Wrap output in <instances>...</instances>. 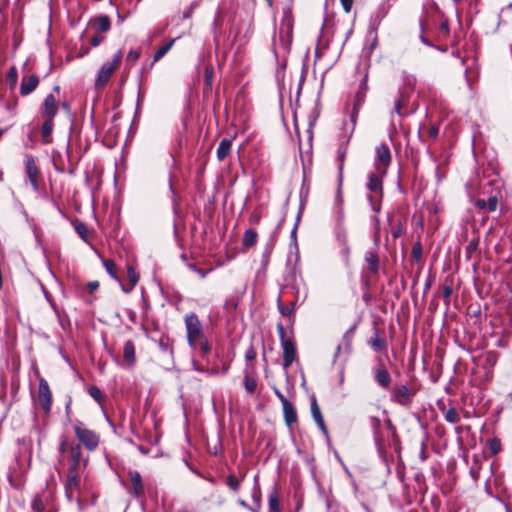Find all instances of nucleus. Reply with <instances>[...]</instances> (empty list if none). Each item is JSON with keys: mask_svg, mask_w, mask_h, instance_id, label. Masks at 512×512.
I'll return each mask as SVG.
<instances>
[{"mask_svg": "<svg viewBox=\"0 0 512 512\" xmlns=\"http://www.w3.org/2000/svg\"><path fill=\"white\" fill-rule=\"evenodd\" d=\"M273 391H274L275 395L277 396V398L280 400L282 405L286 402H289V400L284 396V394L277 387H274Z\"/></svg>", "mask_w": 512, "mask_h": 512, "instance_id": "62", "label": "nucleus"}, {"mask_svg": "<svg viewBox=\"0 0 512 512\" xmlns=\"http://www.w3.org/2000/svg\"><path fill=\"white\" fill-rule=\"evenodd\" d=\"M499 359V354L496 351H487L484 355V368L485 369H493L497 364Z\"/></svg>", "mask_w": 512, "mask_h": 512, "instance_id": "32", "label": "nucleus"}, {"mask_svg": "<svg viewBox=\"0 0 512 512\" xmlns=\"http://www.w3.org/2000/svg\"><path fill=\"white\" fill-rule=\"evenodd\" d=\"M269 510L270 512H280V502L276 492L269 495Z\"/></svg>", "mask_w": 512, "mask_h": 512, "instance_id": "44", "label": "nucleus"}, {"mask_svg": "<svg viewBox=\"0 0 512 512\" xmlns=\"http://www.w3.org/2000/svg\"><path fill=\"white\" fill-rule=\"evenodd\" d=\"M377 366L373 369L374 381L384 390L390 389L392 377L382 359H378Z\"/></svg>", "mask_w": 512, "mask_h": 512, "instance_id": "7", "label": "nucleus"}, {"mask_svg": "<svg viewBox=\"0 0 512 512\" xmlns=\"http://www.w3.org/2000/svg\"><path fill=\"white\" fill-rule=\"evenodd\" d=\"M337 234H338V239L341 241L342 243V247H341V253L344 255L345 259L348 260V257H349V253H350V249H349V246L347 244V237H346V233L343 229V226L339 229L337 228Z\"/></svg>", "mask_w": 512, "mask_h": 512, "instance_id": "34", "label": "nucleus"}, {"mask_svg": "<svg viewBox=\"0 0 512 512\" xmlns=\"http://www.w3.org/2000/svg\"><path fill=\"white\" fill-rule=\"evenodd\" d=\"M438 33L440 36L447 37L450 33L449 22L444 16L438 22Z\"/></svg>", "mask_w": 512, "mask_h": 512, "instance_id": "42", "label": "nucleus"}, {"mask_svg": "<svg viewBox=\"0 0 512 512\" xmlns=\"http://www.w3.org/2000/svg\"><path fill=\"white\" fill-rule=\"evenodd\" d=\"M226 484L228 485V487L233 490L234 492H237L240 488V482L239 480L236 478L235 475L233 474H229L227 476V480H226Z\"/></svg>", "mask_w": 512, "mask_h": 512, "instance_id": "48", "label": "nucleus"}, {"mask_svg": "<svg viewBox=\"0 0 512 512\" xmlns=\"http://www.w3.org/2000/svg\"><path fill=\"white\" fill-rule=\"evenodd\" d=\"M348 135H345L344 139L341 140L338 149H337V161H338V176L340 181H343V168H344V160L347 154V148L350 141Z\"/></svg>", "mask_w": 512, "mask_h": 512, "instance_id": "18", "label": "nucleus"}, {"mask_svg": "<svg viewBox=\"0 0 512 512\" xmlns=\"http://www.w3.org/2000/svg\"><path fill=\"white\" fill-rule=\"evenodd\" d=\"M158 346L160 348V350L162 352H165V353H170L172 354L173 353V348H172V345L170 343V339L166 336H162L158 342Z\"/></svg>", "mask_w": 512, "mask_h": 512, "instance_id": "45", "label": "nucleus"}, {"mask_svg": "<svg viewBox=\"0 0 512 512\" xmlns=\"http://www.w3.org/2000/svg\"><path fill=\"white\" fill-rule=\"evenodd\" d=\"M128 477L131 482V488L128 489V493L137 499L142 498L145 490L141 474L136 470H129Z\"/></svg>", "mask_w": 512, "mask_h": 512, "instance_id": "10", "label": "nucleus"}, {"mask_svg": "<svg viewBox=\"0 0 512 512\" xmlns=\"http://www.w3.org/2000/svg\"><path fill=\"white\" fill-rule=\"evenodd\" d=\"M103 265L105 267L106 272L115 280L120 282V279L117 275V266L112 259H105L103 261Z\"/></svg>", "mask_w": 512, "mask_h": 512, "instance_id": "37", "label": "nucleus"}, {"mask_svg": "<svg viewBox=\"0 0 512 512\" xmlns=\"http://www.w3.org/2000/svg\"><path fill=\"white\" fill-rule=\"evenodd\" d=\"M365 261L368 264L369 270L376 273L379 269L378 256L373 252H366Z\"/></svg>", "mask_w": 512, "mask_h": 512, "instance_id": "35", "label": "nucleus"}, {"mask_svg": "<svg viewBox=\"0 0 512 512\" xmlns=\"http://www.w3.org/2000/svg\"><path fill=\"white\" fill-rule=\"evenodd\" d=\"M140 57V51L130 50L127 54V62L134 64Z\"/></svg>", "mask_w": 512, "mask_h": 512, "instance_id": "54", "label": "nucleus"}, {"mask_svg": "<svg viewBox=\"0 0 512 512\" xmlns=\"http://www.w3.org/2000/svg\"><path fill=\"white\" fill-rule=\"evenodd\" d=\"M87 459L81 458V447L76 444L70 447V459L67 472L80 473L82 467H85Z\"/></svg>", "mask_w": 512, "mask_h": 512, "instance_id": "11", "label": "nucleus"}, {"mask_svg": "<svg viewBox=\"0 0 512 512\" xmlns=\"http://www.w3.org/2000/svg\"><path fill=\"white\" fill-rule=\"evenodd\" d=\"M58 112V105L53 94H48L41 106L40 113L43 118H54Z\"/></svg>", "mask_w": 512, "mask_h": 512, "instance_id": "16", "label": "nucleus"}, {"mask_svg": "<svg viewBox=\"0 0 512 512\" xmlns=\"http://www.w3.org/2000/svg\"><path fill=\"white\" fill-rule=\"evenodd\" d=\"M374 168L382 175L387 174L388 166L391 163V152L387 144L381 143L375 149Z\"/></svg>", "mask_w": 512, "mask_h": 512, "instance_id": "5", "label": "nucleus"}, {"mask_svg": "<svg viewBox=\"0 0 512 512\" xmlns=\"http://www.w3.org/2000/svg\"><path fill=\"white\" fill-rule=\"evenodd\" d=\"M103 41V37L102 36H99V35H94L91 39H90V44L93 46V47H97L98 45L101 44V42Z\"/></svg>", "mask_w": 512, "mask_h": 512, "instance_id": "63", "label": "nucleus"}, {"mask_svg": "<svg viewBox=\"0 0 512 512\" xmlns=\"http://www.w3.org/2000/svg\"><path fill=\"white\" fill-rule=\"evenodd\" d=\"M99 288V282L98 281H90L86 284V290L89 293H94Z\"/></svg>", "mask_w": 512, "mask_h": 512, "instance_id": "59", "label": "nucleus"}, {"mask_svg": "<svg viewBox=\"0 0 512 512\" xmlns=\"http://www.w3.org/2000/svg\"><path fill=\"white\" fill-rule=\"evenodd\" d=\"M123 361L128 367H131L136 362L135 346L131 340H127L123 347Z\"/></svg>", "mask_w": 512, "mask_h": 512, "instance_id": "22", "label": "nucleus"}, {"mask_svg": "<svg viewBox=\"0 0 512 512\" xmlns=\"http://www.w3.org/2000/svg\"><path fill=\"white\" fill-rule=\"evenodd\" d=\"M368 72L364 74L363 78L360 81L359 89L356 93L355 102L357 104H361L364 101L366 92L368 91Z\"/></svg>", "mask_w": 512, "mask_h": 512, "instance_id": "28", "label": "nucleus"}, {"mask_svg": "<svg viewBox=\"0 0 512 512\" xmlns=\"http://www.w3.org/2000/svg\"><path fill=\"white\" fill-rule=\"evenodd\" d=\"M386 175H382L379 171H374L369 174L368 182L366 184L367 189L373 193L367 196V200L370 203V206L373 211H380V199L383 196V178Z\"/></svg>", "mask_w": 512, "mask_h": 512, "instance_id": "1", "label": "nucleus"}, {"mask_svg": "<svg viewBox=\"0 0 512 512\" xmlns=\"http://www.w3.org/2000/svg\"><path fill=\"white\" fill-rule=\"evenodd\" d=\"M360 105L361 104H357V102H355L353 111L350 115V124H348V123L343 124V131H344L345 135H348L349 137L352 136V134L355 130L356 121H357V117H358V107Z\"/></svg>", "mask_w": 512, "mask_h": 512, "instance_id": "26", "label": "nucleus"}, {"mask_svg": "<svg viewBox=\"0 0 512 512\" xmlns=\"http://www.w3.org/2000/svg\"><path fill=\"white\" fill-rule=\"evenodd\" d=\"M18 74L15 67H11L6 74V81L10 89H14L17 84Z\"/></svg>", "mask_w": 512, "mask_h": 512, "instance_id": "41", "label": "nucleus"}, {"mask_svg": "<svg viewBox=\"0 0 512 512\" xmlns=\"http://www.w3.org/2000/svg\"><path fill=\"white\" fill-rule=\"evenodd\" d=\"M444 418L447 422L456 424L460 421V416L455 407H450L444 411Z\"/></svg>", "mask_w": 512, "mask_h": 512, "instance_id": "38", "label": "nucleus"}, {"mask_svg": "<svg viewBox=\"0 0 512 512\" xmlns=\"http://www.w3.org/2000/svg\"><path fill=\"white\" fill-rule=\"evenodd\" d=\"M258 234L254 229H247L243 235V246L251 247L257 242Z\"/></svg>", "mask_w": 512, "mask_h": 512, "instance_id": "33", "label": "nucleus"}, {"mask_svg": "<svg viewBox=\"0 0 512 512\" xmlns=\"http://www.w3.org/2000/svg\"><path fill=\"white\" fill-rule=\"evenodd\" d=\"M31 508L35 512H42L44 510V503L40 497H34L31 503Z\"/></svg>", "mask_w": 512, "mask_h": 512, "instance_id": "51", "label": "nucleus"}, {"mask_svg": "<svg viewBox=\"0 0 512 512\" xmlns=\"http://www.w3.org/2000/svg\"><path fill=\"white\" fill-rule=\"evenodd\" d=\"M79 488V473L67 472V480L65 483V493L67 498L71 501L74 491Z\"/></svg>", "mask_w": 512, "mask_h": 512, "instance_id": "20", "label": "nucleus"}, {"mask_svg": "<svg viewBox=\"0 0 512 512\" xmlns=\"http://www.w3.org/2000/svg\"><path fill=\"white\" fill-rule=\"evenodd\" d=\"M88 394L99 404L103 400L102 391L97 386H94V385L90 386L88 388Z\"/></svg>", "mask_w": 512, "mask_h": 512, "instance_id": "47", "label": "nucleus"}, {"mask_svg": "<svg viewBox=\"0 0 512 512\" xmlns=\"http://www.w3.org/2000/svg\"><path fill=\"white\" fill-rule=\"evenodd\" d=\"M122 59V52L118 51L111 61L105 62L102 64L98 71L97 79H96V85L97 86H103L105 85L115 69L119 66Z\"/></svg>", "mask_w": 512, "mask_h": 512, "instance_id": "4", "label": "nucleus"}, {"mask_svg": "<svg viewBox=\"0 0 512 512\" xmlns=\"http://www.w3.org/2000/svg\"><path fill=\"white\" fill-rule=\"evenodd\" d=\"M422 245L419 241L414 243L411 251V262H419L422 259Z\"/></svg>", "mask_w": 512, "mask_h": 512, "instance_id": "39", "label": "nucleus"}, {"mask_svg": "<svg viewBox=\"0 0 512 512\" xmlns=\"http://www.w3.org/2000/svg\"><path fill=\"white\" fill-rule=\"evenodd\" d=\"M38 397L41 408L46 412L50 411L52 394L48 382L43 378L39 380Z\"/></svg>", "mask_w": 512, "mask_h": 512, "instance_id": "13", "label": "nucleus"}, {"mask_svg": "<svg viewBox=\"0 0 512 512\" xmlns=\"http://www.w3.org/2000/svg\"><path fill=\"white\" fill-rule=\"evenodd\" d=\"M281 347L283 350V367L284 369H287L296 360V346L294 341L291 339L289 341H282Z\"/></svg>", "mask_w": 512, "mask_h": 512, "instance_id": "15", "label": "nucleus"}, {"mask_svg": "<svg viewBox=\"0 0 512 512\" xmlns=\"http://www.w3.org/2000/svg\"><path fill=\"white\" fill-rule=\"evenodd\" d=\"M176 39L177 38L170 39L168 42L157 49V51L154 53L152 64L162 59L170 51Z\"/></svg>", "mask_w": 512, "mask_h": 512, "instance_id": "30", "label": "nucleus"}, {"mask_svg": "<svg viewBox=\"0 0 512 512\" xmlns=\"http://www.w3.org/2000/svg\"><path fill=\"white\" fill-rule=\"evenodd\" d=\"M39 84V78L37 75H25L22 78L20 85V93L22 96H27L31 94Z\"/></svg>", "mask_w": 512, "mask_h": 512, "instance_id": "19", "label": "nucleus"}, {"mask_svg": "<svg viewBox=\"0 0 512 512\" xmlns=\"http://www.w3.org/2000/svg\"><path fill=\"white\" fill-rule=\"evenodd\" d=\"M369 345L375 352L385 351L387 349V340L380 337L378 331L374 332V335L368 341Z\"/></svg>", "mask_w": 512, "mask_h": 512, "instance_id": "24", "label": "nucleus"}, {"mask_svg": "<svg viewBox=\"0 0 512 512\" xmlns=\"http://www.w3.org/2000/svg\"><path fill=\"white\" fill-rule=\"evenodd\" d=\"M127 277H128L129 282H130V287L126 288L124 285H121L122 290L125 293L131 292L132 289L136 286V284L139 281V276H138L137 272L135 271V269L132 266H128V268H127Z\"/></svg>", "mask_w": 512, "mask_h": 512, "instance_id": "31", "label": "nucleus"}, {"mask_svg": "<svg viewBox=\"0 0 512 512\" xmlns=\"http://www.w3.org/2000/svg\"><path fill=\"white\" fill-rule=\"evenodd\" d=\"M185 328L188 344L195 348L196 342L204 338L203 326L197 314L191 312L185 316Z\"/></svg>", "mask_w": 512, "mask_h": 512, "instance_id": "3", "label": "nucleus"}, {"mask_svg": "<svg viewBox=\"0 0 512 512\" xmlns=\"http://www.w3.org/2000/svg\"><path fill=\"white\" fill-rule=\"evenodd\" d=\"M310 410H311V415H312L315 423L317 424L319 429L322 431V433L328 437V429L325 425V421H324L323 415L321 413V409L318 405V402H317L315 396H312L310 399Z\"/></svg>", "mask_w": 512, "mask_h": 512, "instance_id": "17", "label": "nucleus"}, {"mask_svg": "<svg viewBox=\"0 0 512 512\" xmlns=\"http://www.w3.org/2000/svg\"><path fill=\"white\" fill-rule=\"evenodd\" d=\"M294 306H295L294 302L290 303V305H284L281 302L280 297L278 298V310L281 313V315H283V316L292 315L294 312Z\"/></svg>", "mask_w": 512, "mask_h": 512, "instance_id": "43", "label": "nucleus"}, {"mask_svg": "<svg viewBox=\"0 0 512 512\" xmlns=\"http://www.w3.org/2000/svg\"><path fill=\"white\" fill-rule=\"evenodd\" d=\"M342 182L338 177V185L337 191L334 198V204L332 208L333 218L337 228H341L343 226L344 221V211H343V195H342Z\"/></svg>", "mask_w": 512, "mask_h": 512, "instance_id": "8", "label": "nucleus"}, {"mask_svg": "<svg viewBox=\"0 0 512 512\" xmlns=\"http://www.w3.org/2000/svg\"><path fill=\"white\" fill-rule=\"evenodd\" d=\"M198 341H199V347H200L201 353L203 355H206L207 353H209L210 345H209V342L207 341V339L204 337Z\"/></svg>", "mask_w": 512, "mask_h": 512, "instance_id": "53", "label": "nucleus"}, {"mask_svg": "<svg viewBox=\"0 0 512 512\" xmlns=\"http://www.w3.org/2000/svg\"><path fill=\"white\" fill-rule=\"evenodd\" d=\"M244 386H245L246 391L248 393L252 394L256 390L257 381L253 377H250L249 375H245Z\"/></svg>", "mask_w": 512, "mask_h": 512, "instance_id": "46", "label": "nucleus"}, {"mask_svg": "<svg viewBox=\"0 0 512 512\" xmlns=\"http://www.w3.org/2000/svg\"><path fill=\"white\" fill-rule=\"evenodd\" d=\"M25 172L28 181L32 185V188L35 192H38L39 190V184H38V175L39 170L36 165V162L33 158V156H27L25 160Z\"/></svg>", "mask_w": 512, "mask_h": 512, "instance_id": "14", "label": "nucleus"}, {"mask_svg": "<svg viewBox=\"0 0 512 512\" xmlns=\"http://www.w3.org/2000/svg\"><path fill=\"white\" fill-rule=\"evenodd\" d=\"M438 133H439V128L437 126H431L428 129V135L431 138H436L438 136Z\"/></svg>", "mask_w": 512, "mask_h": 512, "instance_id": "64", "label": "nucleus"}, {"mask_svg": "<svg viewBox=\"0 0 512 512\" xmlns=\"http://www.w3.org/2000/svg\"><path fill=\"white\" fill-rule=\"evenodd\" d=\"M256 351L254 347L251 345L245 352V359L247 361H253L256 358Z\"/></svg>", "mask_w": 512, "mask_h": 512, "instance_id": "58", "label": "nucleus"}, {"mask_svg": "<svg viewBox=\"0 0 512 512\" xmlns=\"http://www.w3.org/2000/svg\"><path fill=\"white\" fill-rule=\"evenodd\" d=\"M74 431L77 438L86 447V449L93 451L97 448L99 444V437L94 431L87 429L82 424L75 425Z\"/></svg>", "mask_w": 512, "mask_h": 512, "instance_id": "6", "label": "nucleus"}, {"mask_svg": "<svg viewBox=\"0 0 512 512\" xmlns=\"http://www.w3.org/2000/svg\"><path fill=\"white\" fill-rule=\"evenodd\" d=\"M111 27V20L108 16H99L94 21V28L97 32H107Z\"/></svg>", "mask_w": 512, "mask_h": 512, "instance_id": "29", "label": "nucleus"}, {"mask_svg": "<svg viewBox=\"0 0 512 512\" xmlns=\"http://www.w3.org/2000/svg\"><path fill=\"white\" fill-rule=\"evenodd\" d=\"M343 10L349 13L352 9L354 0H340Z\"/></svg>", "mask_w": 512, "mask_h": 512, "instance_id": "60", "label": "nucleus"}, {"mask_svg": "<svg viewBox=\"0 0 512 512\" xmlns=\"http://www.w3.org/2000/svg\"><path fill=\"white\" fill-rule=\"evenodd\" d=\"M74 228H75V231L77 232V234L80 236V238L82 240H84L85 242H87L88 241V229H87V226L85 225V223H83L81 221H77L74 224Z\"/></svg>", "mask_w": 512, "mask_h": 512, "instance_id": "40", "label": "nucleus"}, {"mask_svg": "<svg viewBox=\"0 0 512 512\" xmlns=\"http://www.w3.org/2000/svg\"><path fill=\"white\" fill-rule=\"evenodd\" d=\"M283 416L288 427H292L297 422V412L294 405L289 401L282 405Z\"/></svg>", "mask_w": 512, "mask_h": 512, "instance_id": "21", "label": "nucleus"}, {"mask_svg": "<svg viewBox=\"0 0 512 512\" xmlns=\"http://www.w3.org/2000/svg\"><path fill=\"white\" fill-rule=\"evenodd\" d=\"M478 246H479L478 238H473L472 240H470V242L466 246V254H467L468 258H470L472 256V254L477 251Z\"/></svg>", "mask_w": 512, "mask_h": 512, "instance_id": "49", "label": "nucleus"}, {"mask_svg": "<svg viewBox=\"0 0 512 512\" xmlns=\"http://www.w3.org/2000/svg\"><path fill=\"white\" fill-rule=\"evenodd\" d=\"M213 77V68L211 66L205 67V82L207 85H211Z\"/></svg>", "mask_w": 512, "mask_h": 512, "instance_id": "56", "label": "nucleus"}, {"mask_svg": "<svg viewBox=\"0 0 512 512\" xmlns=\"http://www.w3.org/2000/svg\"><path fill=\"white\" fill-rule=\"evenodd\" d=\"M54 128V118H44V122L41 126V139L44 144H50L52 142L51 134Z\"/></svg>", "mask_w": 512, "mask_h": 512, "instance_id": "23", "label": "nucleus"}, {"mask_svg": "<svg viewBox=\"0 0 512 512\" xmlns=\"http://www.w3.org/2000/svg\"><path fill=\"white\" fill-rule=\"evenodd\" d=\"M403 232H404L403 225L399 222L398 224H396L392 227L391 234L394 239H397L403 234Z\"/></svg>", "mask_w": 512, "mask_h": 512, "instance_id": "52", "label": "nucleus"}, {"mask_svg": "<svg viewBox=\"0 0 512 512\" xmlns=\"http://www.w3.org/2000/svg\"><path fill=\"white\" fill-rule=\"evenodd\" d=\"M231 146L232 141L230 139L224 138L221 140L217 148V158L220 161L224 160L228 156L231 150Z\"/></svg>", "mask_w": 512, "mask_h": 512, "instance_id": "27", "label": "nucleus"}, {"mask_svg": "<svg viewBox=\"0 0 512 512\" xmlns=\"http://www.w3.org/2000/svg\"><path fill=\"white\" fill-rule=\"evenodd\" d=\"M357 324L352 325L342 336V343L338 344L333 356V363L336 362L337 358L339 357L342 349H344V352L346 356L348 357L352 352V342L355 336Z\"/></svg>", "mask_w": 512, "mask_h": 512, "instance_id": "9", "label": "nucleus"}, {"mask_svg": "<svg viewBox=\"0 0 512 512\" xmlns=\"http://www.w3.org/2000/svg\"><path fill=\"white\" fill-rule=\"evenodd\" d=\"M486 204H487V210L490 212H493L497 208L498 200L495 196H492L488 200H486Z\"/></svg>", "mask_w": 512, "mask_h": 512, "instance_id": "55", "label": "nucleus"}, {"mask_svg": "<svg viewBox=\"0 0 512 512\" xmlns=\"http://www.w3.org/2000/svg\"><path fill=\"white\" fill-rule=\"evenodd\" d=\"M198 6V2L194 1L192 2L191 4H189L184 10H183V13H182V19L183 20H186V19H190L194 13V10L197 8Z\"/></svg>", "mask_w": 512, "mask_h": 512, "instance_id": "50", "label": "nucleus"}, {"mask_svg": "<svg viewBox=\"0 0 512 512\" xmlns=\"http://www.w3.org/2000/svg\"><path fill=\"white\" fill-rule=\"evenodd\" d=\"M277 331H278V334H279V338H280V343H282V341H289L290 339L286 338V332H285V328L283 326L282 323H278L277 324Z\"/></svg>", "mask_w": 512, "mask_h": 512, "instance_id": "57", "label": "nucleus"}, {"mask_svg": "<svg viewBox=\"0 0 512 512\" xmlns=\"http://www.w3.org/2000/svg\"><path fill=\"white\" fill-rule=\"evenodd\" d=\"M442 18L443 13L435 2L431 1L423 4L422 15L419 19L420 32H430Z\"/></svg>", "mask_w": 512, "mask_h": 512, "instance_id": "2", "label": "nucleus"}, {"mask_svg": "<svg viewBox=\"0 0 512 512\" xmlns=\"http://www.w3.org/2000/svg\"><path fill=\"white\" fill-rule=\"evenodd\" d=\"M452 295V287L451 286H444L442 291V296L446 300V302H449L450 297Z\"/></svg>", "mask_w": 512, "mask_h": 512, "instance_id": "61", "label": "nucleus"}, {"mask_svg": "<svg viewBox=\"0 0 512 512\" xmlns=\"http://www.w3.org/2000/svg\"><path fill=\"white\" fill-rule=\"evenodd\" d=\"M413 395V392H411L408 386L402 384L394 388L391 398L401 406H409L412 402Z\"/></svg>", "mask_w": 512, "mask_h": 512, "instance_id": "12", "label": "nucleus"}, {"mask_svg": "<svg viewBox=\"0 0 512 512\" xmlns=\"http://www.w3.org/2000/svg\"><path fill=\"white\" fill-rule=\"evenodd\" d=\"M406 99H405V96L403 94V92L399 91L398 92V98L395 100V103H394V108L392 110V114H397L399 116H404L403 112H402V108L406 105Z\"/></svg>", "mask_w": 512, "mask_h": 512, "instance_id": "36", "label": "nucleus"}, {"mask_svg": "<svg viewBox=\"0 0 512 512\" xmlns=\"http://www.w3.org/2000/svg\"><path fill=\"white\" fill-rule=\"evenodd\" d=\"M380 21H381V18L377 22L372 23L369 27L368 36H372V41H371L370 46L368 48L364 49V51L366 52V54L368 56L373 52V50L378 45L377 29H378V25L380 24Z\"/></svg>", "mask_w": 512, "mask_h": 512, "instance_id": "25", "label": "nucleus"}]
</instances>
